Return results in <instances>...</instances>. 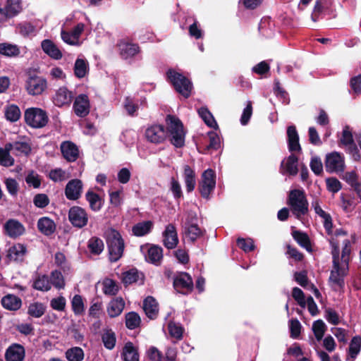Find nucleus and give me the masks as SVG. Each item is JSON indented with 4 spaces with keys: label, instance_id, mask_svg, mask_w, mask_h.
<instances>
[{
    "label": "nucleus",
    "instance_id": "1",
    "mask_svg": "<svg viewBox=\"0 0 361 361\" xmlns=\"http://www.w3.org/2000/svg\"><path fill=\"white\" fill-rule=\"evenodd\" d=\"M166 128L159 124L148 127L145 133L147 140L154 144H160L169 138L174 147H183L185 145V133L181 121L176 116L169 114L166 116Z\"/></svg>",
    "mask_w": 361,
    "mask_h": 361
},
{
    "label": "nucleus",
    "instance_id": "2",
    "mask_svg": "<svg viewBox=\"0 0 361 361\" xmlns=\"http://www.w3.org/2000/svg\"><path fill=\"white\" fill-rule=\"evenodd\" d=\"M288 148L291 154L282 161L280 171L282 174L288 173L290 176L298 174V157L293 152L300 153L302 147L299 142V135L295 126H289L286 130Z\"/></svg>",
    "mask_w": 361,
    "mask_h": 361
},
{
    "label": "nucleus",
    "instance_id": "3",
    "mask_svg": "<svg viewBox=\"0 0 361 361\" xmlns=\"http://www.w3.org/2000/svg\"><path fill=\"white\" fill-rule=\"evenodd\" d=\"M166 80L178 93L185 99L190 97L193 86L192 82L186 76L173 68H169L166 71Z\"/></svg>",
    "mask_w": 361,
    "mask_h": 361
},
{
    "label": "nucleus",
    "instance_id": "4",
    "mask_svg": "<svg viewBox=\"0 0 361 361\" xmlns=\"http://www.w3.org/2000/svg\"><path fill=\"white\" fill-rule=\"evenodd\" d=\"M106 241L109 261L116 262L122 257L125 248L124 240L121 233L117 230L111 228L106 235Z\"/></svg>",
    "mask_w": 361,
    "mask_h": 361
},
{
    "label": "nucleus",
    "instance_id": "5",
    "mask_svg": "<svg viewBox=\"0 0 361 361\" xmlns=\"http://www.w3.org/2000/svg\"><path fill=\"white\" fill-rule=\"evenodd\" d=\"M287 204L297 219L308 212V201L305 192L302 190H291L288 194Z\"/></svg>",
    "mask_w": 361,
    "mask_h": 361
},
{
    "label": "nucleus",
    "instance_id": "6",
    "mask_svg": "<svg viewBox=\"0 0 361 361\" xmlns=\"http://www.w3.org/2000/svg\"><path fill=\"white\" fill-rule=\"evenodd\" d=\"M25 123L32 128L45 127L49 121L47 111L38 107H30L24 112Z\"/></svg>",
    "mask_w": 361,
    "mask_h": 361
},
{
    "label": "nucleus",
    "instance_id": "7",
    "mask_svg": "<svg viewBox=\"0 0 361 361\" xmlns=\"http://www.w3.org/2000/svg\"><path fill=\"white\" fill-rule=\"evenodd\" d=\"M197 216L195 212H189L185 222L182 225L183 233L185 238L191 242H195L204 234V231L202 230L197 225Z\"/></svg>",
    "mask_w": 361,
    "mask_h": 361
},
{
    "label": "nucleus",
    "instance_id": "8",
    "mask_svg": "<svg viewBox=\"0 0 361 361\" xmlns=\"http://www.w3.org/2000/svg\"><path fill=\"white\" fill-rule=\"evenodd\" d=\"M173 286L178 293L187 295L192 291L194 284L189 274L180 272L174 277Z\"/></svg>",
    "mask_w": 361,
    "mask_h": 361
},
{
    "label": "nucleus",
    "instance_id": "9",
    "mask_svg": "<svg viewBox=\"0 0 361 361\" xmlns=\"http://www.w3.org/2000/svg\"><path fill=\"white\" fill-rule=\"evenodd\" d=\"M68 220L73 227L82 228L88 223V214L84 208L73 206L68 211Z\"/></svg>",
    "mask_w": 361,
    "mask_h": 361
},
{
    "label": "nucleus",
    "instance_id": "10",
    "mask_svg": "<svg viewBox=\"0 0 361 361\" xmlns=\"http://www.w3.org/2000/svg\"><path fill=\"white\" fill-rule=\"evenodd\" d=\"M343 157L340 153L334 152L328 154L325 159L326 171L329 173L340 172L344 170Z\"/></svg>",
    "mask_w": 361,
    "mask_h": 361
},
{
    "label": "nucleus",
    "instance_id": "11",
    "mask_svg": "<svg viewBox=\"0 0 361 361\" xmlns=\"http://www.w3.org/2000/svg\"><path fill=\"white\" fill-rule=\"evenodd\" d=\"M47 88V80L39 76H30L25 83V89L29 94H41Z\"/></svg>",
    "mask_w": 361,
    "mask_h": 361
},
{
    "label": "nucleus",
    "instance_id": "12",
    "mask_svg": "<svg viewBox=\"0 0 361 361\" xmlns=\"http://www.w3.org/2000/svg\"><path fill=\"white\" fill-rule=\"evenodd\" d=\"M75 114L80 118L87 116L90 111L89 97L85 94H80L75 99L73 106Z\"/></svg>",
    "mask_w": 361,
    "mask_h": 361
},
{
    "label": "nucleus",
    "instance_id": "13",
    "mask_svg": "<svg viewBox=\"0 0 361 361\" xmlns=\"http://www.w3.org/2000/svg\"><path fill=\"white\" fill-rule=\"evenodd\" d=\"M83 184L81 180L75 178L68 182L65 188V195L69 200H77L81 197Z\"/></svg>",
    "mask_w": 361,
    "mask_h": 361
},
{
    "label": "nucleus",
    "instance_id": "14",
    "mask_svg": "<svg viewBox=\"0 0 361 361\" xmlns=\"http://www.w3.org/2000/svg\"><path fill=\"white\" fill-rule=\"evenodd\" d=\"M163 244L169 250L175 248L178 243V233L176 226L169 224L163 232Z\"/></svg>",
    "mask_w": 361,
    "mask_h": 361
},
{
    "label": "nucleus",
    "instance_id": "15",
    "mask_svg": "<svg viewBox=\"0 0 361 361\" xmlns=\"http://www.w3.org/2000/svg\"><path fill=\"white\" fill-rule=\"evenodd\" d=\"M5 233L10 238H16L22 235L25 231L24 226L16 219H8L4 226Z\"/></svg>",
    "mask_w": 361,
    "mask_h": 361
},
{
    "label": "nucleus",
    "instance_id": "16",
    "mask_svg": "<svg viewBox=\"0 0 361 361\" xmlns=\"http://www.w3.org/2000/svg\"><path fill=\"white\" fill-rule=\"evenodd\" d=\"M73 97V93L69 91L67 87H61L56 91L54 97V103L56 106L59 107L70 105Z\"/></svg>",
    "mask_w": 361,
    "mask_h": 361
},
{
    "label": "nucleus",
    "instance_id": "17",
    "mask_svg": "<svg viewBox=\"0 0 361 361\" xmlns=\"http://www.w3.org/2000/svg\"><path fill=\"white\" fill-rule=\"evenodd\" d=\"M61 151L63 157L70 162L75 161L79 156V150L75 144L71 141L63 142Z\"/></svg>",
    "mask_w": 361,
    "mask_h": 361
},
{
    "label": "nucleus",
    "instance_id": "18",
    "mask_svg": "<svg viewBox=\"0 0 361 361\" xmlns=\"http://www.w3.org/2000/svg\"><path fill=\"white\" fill-rule=\"evenodd\" d=\"M25 357V349L23 345L14 343L9 346L5 353L6 361H23Z\"/></svg>",
    "mask_w": 361,
    "mask_h": 361
},
{
    "label": "nucleus",
    "instance_id": "19",
    "mask_svg": "<svg viewBox=\"0 0 361 361\" xmlns=\"http://www.w3.org/2000/svg\"><path fill=\"white\" fill-rule=\"evenodd\" d=\"M122 282L125 286L130 285L133 283L140 281V284L142 285L145 281V275L143 273L138 271L135 268L130 269L123 273Z\"/></svg>",
    "mask_w": 361,
    "mask_h": 361
},
{
    "label": "nucleus",
    "instance_id": "20",
    "mask_svg": "<svg viewBox=\"0 0 361 361\" xmlns=\"http://www.w3.org/2000/svg\"><path fill=\"white\" fill-rule=\"evenodd\" d=\"M348 274L341 269V264L333 265V269L331 271L329 280L336 285L340 290H343L345 288L344 278Z\"/></svg>",
    "mask_w": 361,
    "mask_h": 361
},
{
    "label": "nucleus",
    "instance_id": "21",
    "mask_svg": "<svg viewBox=\"0 0 361 361\" xmlns=\"http://www.w3.org/2000/svg\"><path fill=\"white\" fill-rule=\"evenodd\" d=\"M41 47L43 51L53 59L59 60L63 56L61 50L51 39H44L41 42Z\"/></svg>",
    "mask_w": 361,
    "mask_h": 361
},
{
    "label": "nucleus",
    "instance_id": "22",
    "mask_svg": "<svg viewBox=\"0 0 361 361\" xmlns=\"http://www.w3.org/2000/svg\"><path fill=\"white\" fill-rule=\"evenodd\" d=\"M143 310L147 317L151 319H156L158 316L159 307L155 298L152 296H147L143 301Z\"/></svg>",
    "mask_w": 361,
    "mask_h": 361
},
{
    "label": "nucleus",
    "instance_id": "23",
    "mask_svg": "<svg viewBox=\"0 0 361 361\" xmlns=\"http://www.w3.org/2000/svg\"><path fill=\"white\" fill-rule=\"evenodd\" d=\"M26 252V246L23 244L18 243L9 247L6 257L8 258L9 260L23 262Z\"/></svg>",
    "mask_w": 361,
    "mask_h": 361
},
{
    "label": "nucleus",
    "instance_id": "24",
    "mask_svg": "<svg viewBox=\"0 0 361 361\" xmlns=\"http://www.w3.org/2000/svg\"><path fill=\"white\" fill-rule=\"evenodd\" d=\"M2 306L8 310L16 311L22 306L21 299L13 294H8L1 298Z\"/></svg>",
    "mask_w": 361,
    "mask_h": 361
},
{
    "label": "nucleus",
    "instance_id": "25",
    "mask_svg": "<svg viewBox=\"0 0 361 361\" xmlns=\"http://www.w3.org/2000/svg\"><path fill=\"white\" fill-rule=\"evenodd\" d=\"M4 117L6 121L15 123L21 118V111L19 106L15 104H8L4 106Z\"/></svg>",
    "mask_w": 361,
    "mask_h": 361
},
{
    "label": "nucleus",
    "instance_id": "26",
    "mask_svg": "<svg viewBox=\"0 0 361 361\" xmlns=\"http://www.w3.org/2000/svg\"><path fill=\"white\" fill-rule=\"evenodd\" d=\"M38 230L45 235H51L56 231L54 221L49 217H42L37 221Z\"/></svg>",
    "mask_w": 361,
    "mask_h": 361
},
{
    "label": "nucleus",
    "instance_id": "27",
    "mask_svg": "<svg viewBox=\"0 0 361 361\" xmlns=\"http://www.w3.org/2000/svg\"><path fill=\"white\" fill-rule=\"evenodd\" d=\"M85 199L89 202L90 208L94 212H99L103 206L102 197L92 189L87 190Z\"/></svg>",
    "mask_w": 361,
    "mask_h": 361
},
{
    "label": "nucleus",
    "instance_id": "28",
    "mask_svg": "<svg viewBox=\"0 0 361 361\" xmlns=\"http://www.w3.org/2000/svg\"><path fill=\"white\" fill-rule=\"evenodd\" d=\"M118 47L121 57L125 59L133 57L140 52V47L136 44L123 42L119 44Z\"/></svg>",
    "mask_w": 361,
    "mask_h": 361
},
{
    "label": "nucleus",
    "instance_id": "29",
    "mask_svg": "<svg viewBox=\"0 0 361 361\" xmlns=\"http://www.w3.org/2000/svg\"><path fill=\"white\" fill-rule=\"evenodd\" d=\"M125 307V302L122 298L112 300L107 307V312L110 317H116L121 314Z\"/></svg>",
    "mask_w": 361,
    "mask_h": 361
},
{
    "label": "nucleus",
    "instance_id": "30",
    "mask_svg": "<svg viewBox=\"0 0 361 361\" xmlns=\"http://www.w3.org/2000/svg\"><path fill=\"white\" fill-rule=\"evenodd\" d=\"M183 176L188 192L194 190L196 185L195 171L188 165L183 166Z\"/></svg>",
    "mask_w": 361,
    "mask_h": 361
},
{
    "label": "nucleus",
    "instance_id": "31",
    "mask_svg": "<svg viewBox=\"0 0 361 361\" xmlns=\"http://www.w3.org/2000/svg\"><path fill=\"white\" fill-rule=\"evenodd\" d=\"M163 259V249L161 247L152 245L147 251V261L155 265H159Z\"/></svg>",
    "mask_w": 361,
    "mask_h": 361
},
{
    "label": "nucleus",
    "instance_id": "32",
    "mask_svg": "<svg viewBox=\"0 0 361 361\" xmlns=\"http://www.w3.org/2000/svg\"><path fill=\"white\" fill-rule=\"evenodd\" d=\"M292 236L293 239L307 252H310L312 251L310 237L306 233L300 231H293L292 232Z\"/></svg>",
    "mask_w": 361,
    "mask_h": 361
},
{
    "label": "nucleus",
    "instance_id": "33",
    "mask_svg": "<svg viewBox=\"0 0 361 361\" xmlns=\"http://www.w3.org/2000/svg\"><path fill=\"white\" fill-rule=\"evenodd\" d=\"M122 357L124 361H139V353L132 342L128 341L125 344Z\"/></svg>",
    "mask_w": 361,
    "mask_h": 361
},
{
    "label": "nucleus",
    "instance_id": "34",
    "mask_svg": "<svg viewBox=\"0 0 361 361\" xmlns=\"http://www.w3.org/2000/svg\"><path fill=\"white\" fill-rule=\"evenodd\" d=\"M153 227L152 221H144L135 224L132 228L134 235L137 237L144 236L148 234Z\"/></svg>",
    "mask_w": 361,
    "mask_h": 361
},
{
    "label": "nucleus",
    "instance_id": "35",
    "mask_svg": "<svg viewBox=\"0 0 361 361\" xmlns=\"http://www.w3.org/2000/svg\"><path fill=\"white\" fill-rule=\"evenodd\" d=\"M87 247L91 254L99 255L104 250V244L103 240L99 237L92 236L87 242Z\"/></svg>",
    "mask_w": 361,
    "mask_h": 361
},
{
    "label": "nucleus",
    "instance_id": "36",
    "mask_svg": "<svg viewBox=\"0 0 361 361\" xmlns=\"http://www.w3.org/2000/svg\"><path fill=\"white\" fill-rule=\"evenodd\" d=\"M344 178L361 200V183L358 181V176L356 172L350 171L345 173Z\"/></svg>",
    "mask_w": 361,
    "mask_h": 361
},
{
    "label": "nucleus",
    "instance_id": "37",
    "mask_svg": "<svg viewBox=\"0 0 361 361\" xmlns=\"http://www.w3.org/2000/svg\"><path fill=\"white\" fill-rule=\"evenodd\" d=\"M200 116L202 118L205 124L214 129L218 128V124L213 115L207 107H201L198 110Z\"/></svg>",
    "mask_w": 361,
    "mask_h": 361
},
{
    "label": "nucleus",
    "instance_id": "38",
    "mask_svg": "<svg viewBox=\"0 0 361 361\" xmlns=\"http://www.w3.org/2000/svg\"><path fill=\"white\" fill-rule=\"evenodd\" d=\"M20 53L19 47L9 43H0V54L8 57L18 56Z\"/></svg>",
    "mask_w": 361,
    "mask_h": 361
},
{
    "label": "nucleus",
    "instance_id": "39",
    "mask_svg": "<svg viewBox=\"0 0 361 361\" xmlns=\"http://www.w3.org/2000/svg\"><path fill=\"white\" fill-rule=\"evenodd\" d=\"M46 311V306L44 303L39 302H35L30 303L28 306L27 314L35 318H39Z\"/></svg>",
    "mask_w": 361,
    "mask_h": 361
},
{
    "label": "nucleus",
    "instance_id": "40",
    "mask_svg": "<svg viewBox=\"0 0 361 361\" xmlns=\"http://www.w3.org/2000/svg\"><path fill=\"white\" fill-rule=\"evenodd\" d=\"M361 350V337L355 336L350 341L348 348V356L354 360Z\"/></svg>",
    "mask_w": 361,
    "mask_h": 361
},
{
    "label": "nucleus",
    "instance_id": "41",
    "mask_svg": "<svg viewBox=\"0 0 361 361\" xmlns=\"http://www.w3.org/2000/svg\"><path fill=\"white\" fill-rule=\"evenodd\" d=\"M102 341L106 349H114L116 342L115 333L111 329H106L102 335Z\"/></svg>",
    "mask_w": 361,
    "mask_h": 361
},
{
    "label": "nucleus",
    "instance_id": "42",
    "mask_svg": "<svg viewBox=\"0 0 361 361\" xmlns=\"http://www.w3.org/2000/svg\"><path fill=\"white\" fill-rule=\"evenodd\" d=\"M66 358L68 361H82L84 359V351L80 347H72L66 351Z\"/></svg>",
    "mask_w": 361,
    "mask_h": 361
},
{
    "label": "nucleus",
    "instance_id": "43",
    "mask_svg": "<svg viewBox=\"0 0 361 361\" xmlns=\"http://www.w3.org/2000/svg\"><path fill=\"white\" fill-rule=\"evenodd\" d=\"M141 319L135 312H130L126 314V326L128 329L133 330L140 326Z\"/></svg>",
    "mask_w": 361,
    "mask_h": 361
},
{
    "label": "nucleus",
    "instance_id": "44",
    "mask_svg": "<svg viewBox=\"0 0 361 361\" xmlns=\"http://www.w3.org/2000/svg\"><path fill=\"white\" fill-rule=\"evenodd\" d=\"M87 69L88 65L85 59H76L74 65V74L77 78H84L87 72Z\"/></svg>",
    "mask_w": 361,
    "mask_h": 361
},
{
    "label": "nucleus",
    "instance_id": "45",
    "mask_svg": "<svg viewBox=\"0 0 361 361\" xmlns=\"http://www.w3.org/2000/svg\"><path fill=\"white\" fill-rule=\"evenodd\" d=\"M33 288L40 291H48L51 289V283L47 275L38 276L34 281Z\"/></svg>",
    "mask_w": 361,
    "mask_h": 361
},
{
    "label": "nucleus",
    "instance_id": "46",
    "mask_svg": "<svg viewBox=\"0 0 361 361\" xmlns=\"http://www.w3.org/2000/svg\"><path fill=\"white\" fill-rule=\"evenodd\" d=\"M326 330V326L322 319H318L314 322L312 324V331L318 341L322 339Z\"/></svg>",
    "mask_w": 361,
    "mask_h": 361
},
{
    "label": "nucleus",
    "instance_id": "47",
    "mask_svg": "<svg viewBox=\"0 0 361 361\" xmlns=\"http://www.w3.org/2000/svg\"><path fill=\"white\" fill-rule=\"evenodd\" d=\"M236 244L239 248L243 250L245 252H250L255 249V245L252 238H238L236 240Z\"/></svg>",
    "mask_w": 361,
    "mask_h": 361
},
{
    "label": "nucleus",
    "instance_id": "48",
    "mask_svg": "<svg viewBox=\"0 0 361 361\" xmlns=\"http://www.w3.org/2000/svg\"><path fill=\"white\" fill-rule=\"evenodd\" d=\"M118 291V286L115 281L106 279L103 282V292L105 295H115Z\"/></svg>",
    "mask_w": 361,
    "mask_h": 361
},
{
    "label": "nucleus",
    "instance_id": "49",
    "mask_svg": "<svg viewBox=\"0 0 361 361\" xmlns=\"http://www.w3.org/2000/svg\"><path fill=\"white\" fill-rule=\"evenodd\" d=\"M32 148L31 145L27 142H15V151L14 153L16 155H25L28 156L31 152Z\"/></svg>",
    "mask_w": 361,
    "mask_h": 361
},
{
    "label": "nucleus",
    "instance_id": "50",
    "mask_svg": "<svg viewBox=\"0 0 361 361\" xmlns=\"http://www.w3.org/2000/svg\"><path fill=\"white\" fill-rule=\"evenodd\" d=\"M290 336L293 339H297L300 336L302 325L296 318L289 321Z\"/></svg>",
    "mask_w": 361,
    "mask_h": 361
},
{
    "label": "nucleus",
    "instance_id": "51",
    "mask_svg": "<svg viewBox=\"0 0 361 361\" xmlns=\"http://www.w3.org/2000/svg\"><path fill=\"white\" fill-rule=\"evenodd\" d=\"M71 305L75 314L80 315L84 312V303L81 295H74L71 301Z\"/></svg>",
    "mask_w": 361,
    "mask_h": 361
},
{
    "label": "nucleus",
    "instance_id": "52",
    "mask_svg": "<svg viewBox=\"0 0 361 361\" xmlns=\"http://www.w3.org/2000/svg\"><path fill=\"white\" fill-rule=\"evenodd\" d=\"M51 283L58 289H61L65 287L64 279L60 271L55 270L51 272Z\"/></svg>",
    "mask_w": 361,
    "mask_h": 361
},
{
    "label": "nucleus",
    "instance_id": "53",
    "mask_svg": "<svg viewBox=\"0 0 361 361\" xmlns=\"http://www.w3.org/2000/svg\"><path fill=\"white\" fill-rule=\"evenodd\" d=\"M18 32L24 37H28L35 32V27L29 22L20 23L17 26Z\"/></svg>",
    "mask_w": 361,
    "mask_h": 361
},
{
    "label": "nucleus",
    "instance_id": "54",
    "mask_svg": "<svg viewBox=\"0 0 361 361\" xmlns=\"http://www.w3.org/2000/svg\"><path fill=\"white\" fill-rule=\"evenodd\" d=\"M168 329L169 334L171 337L175 338L177 340L182 339L184 329L181 326L175 323H169L168 325Z\"/></svg>",
    "mask_w": 361,
    "mask_h": 361
},
{
    "label": "nucleus",
    "instance_id": "55",
    "mask_svg": "<svg viewBox=\"0 0 361 361\" xmlns=\"http://www.w3.org/2000/svg\"><path fill=\"white\" fill-rule=\"evenodd\" d=\"M203 184H210L216 185V173L213 169H208L205 170L202 175V180L200 182Z\"/></svg>",
    "mask_w": 361,
    "mask_h": 361
},
{
    "label": "nucleus",
    "instance_id": "56",
    "mask_svg": "<svg viewBox=\"0 0 361 361\" xmlns=\"http://www.w3.org/2000/svg\"><path fill=\"white\" fill-rule=\"evenodd\" d=\"M15 160L8 152L0 147V165L4 167L12 166Z\"/></svg>",
    "mask_w": 361,
    "mask_h": 361
},
{
    "label": "nucleus",
    "instance_id": "57",
    "mask_svg": "<svg viewBox=\"0 0 361 361\" xmlns=\"http://www.w3.org/2000/svg\"><path fill=\"white\" fill-rule=\"evenodd\" d=\"M49 197L44 193L37 194L33 199V203L38 208H44L49 204Z\"/></svg>",
    "mask_w": 361,
    "mask_h": 361
},
{
    "label": "nucleus",
    "instance_id": "58",
    "mask_svg": "<svg viewBox=\"0 0 361 361\" xmlns=\"http://www.w3.org/2000/svg\"><path fill=\"white\" fill-rule=\"evenodd\" d=\"M292 296L300 307H305L306 306L305 294L300 288L298 287L293 288L292 290Z\"/></svg>",
    "mask_w": 361,
    "mask_h": 361
},
{
    "label": "nucleus",
    "instance_id": "59",
    "mask_svg": "<svg viewBox=\"0 0 361 361\" xmlns=\"http://www.w3.org/2000/svg\"><path fill=\"white\" fill-rule=\"evenodd\" d=\"M310 166L313 173L317 176L321 175L323 172V165L319 157H312L310 161Z\"/></svg>",
    "mask_w": 361,
    "mask_h": 361
},
{
    "label": "nucleus",
    "instance_id": "60",
    "mask_svg": "<svg viewBox=\"0 0 361 361\" xmlns=\"http://www.w3.org/2000/svg\"><path fill=\"white\" fill-rule=\"evenodd\" d=\"M208 137L209 140V143L207 146V148L208 149H218L220 147V139L216 134V133L214 131H209L208 133Z\"/></svg>",
    "mask_w": 361,
    "mask_h": 361
},
{
    "label": "nucleus",
    "instance_id": "61",
    "mask_svg": "<svg viewBox=\"0 0 361 361\" xmlns=\"http://www.w3.org/2000/svg\"><path fill=\"white\" fill-rule=\"evenodd\" d=\"M252 114V102H247L246 107L243 109L241 118L240 123L242 125L245 126L248 123L251 116Z\"/></svg>",
    "mask_w": 361,
    "mask_h": 361
},
{
    "label": "nucleus",
    "instance_id": "62",
    "mask_svg": "<svg viewBox=\"0 0 361 361\" xmlns=\"http://www.w3.org/2000/svg\"><path fill=\"white\" fill-rule=\"evenodd\" d=\"M50 306L52 309L57 311H63L66 307V299L63 296L53 298L50 302Z\"/></svg>",
    "mask_w": 361,
    "mask_h": 361
},
{
    "label": "nucleus",
    "instance_id": "63",
    "mask_svg": "<svg viewBox=\"0 0 361 361\" xmlns=\"http://www.w3.org/2000/svg\"><path fill=\"white\" fill-rule=\"evenodd\" d=\"M326 182L328 190L332 192H337L342 188L341 182L336 178H329Z\"/></svg>",
    "mask_w": 361,
    "mask_h": 361
},
{
    "label": "nucleus",
    "instance_id": "64",
    "mask_svg": "<svg viewBox=\"0 0 361 361\" xmlns=\"http://www.w3.org/2000/svg\"><path fill=\"white\" fill-rule=\"evenodd\" d=\"M350 85L355 94L361 93V73L350 78Z\"/></svg>",
    "mask_w": 361,
    "mask_h": 361
}]
</instances>
